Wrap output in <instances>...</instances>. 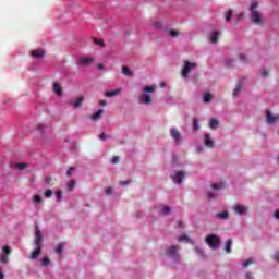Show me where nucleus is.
<instances>
[{
  "label": "nucleus",
  "instance_id": "nucleus-40",
  "mask_svg": "<svg viewBox=\"0 0 279 279\" xmlns=\"http://www.w3.org/2000/svg\"><path fill=\"white\" fill-rule=\"evenodd\" d=\"M15 167L16 169H20V171H23V169L27 168V163H16Z\"/></svg>",
  "mask_w": 279,
  "mask_h": 279
},
{
  "label": "nucleus",
  "instance_id": "nucleus-44",
  "mask_svg": "<svg viewBox=\"0 0 279 279\" xmlns=\"http://www.w3.org/2000/svg\"><path fill=\"white\" fill-rule=\"evenodd\" d=\"M3 252H4V254L7 255V256H9V254H11V250H10V246H3Z\"/></svg>",
  "mask_w": 279,
  "mask_h": 279
},
{
  "label": "nucleus",
  "instance_id": "nucleus-11",
  "mask_svg": "<svg viewBox=\"0 0 279 279\" xmlns=\"http://www.w3.org/2000/svg\"><path fill=\"white\" fill-rule=\"evenodd\" d=\"M82 104H84V97L82 96L70 101V106H73V108H82Z\"/></svg>",
  "mask_w": 279,
  "mask_h": 279
},
{
  "label": "nucleus",
  "instance_id": "nucleus-3",
  "mask_svg": "<svg viewBox=\"0 0 279 279\" xmlns=\"http://www.w3.org/2000/svg\"><path fill=\"white\" fill-rule=\"evenodd\" d=\"M205 241L211 250H217V247H219V244L221 243V240L216 234L207 235Z\"/></svg>",
  "mask_w": 279,
  "mask_h": 279
},
{
  "label": "nucleus",
  "instance_id": "nucleus-35",
  "mask_svg": "<svg viewBox=\"0 0 279 279\" xmlns=\"http://www.w3.org/2000/svg\"><path fill=\"white\" fill-rule=\"evenodd\" d=\"M236 61L234 60V59H229V60H227L226 61V64H227V66L229 68V69H232V66H234V63H235Z\"/></svg>",
  "mask_w": 279,
  "mask_h": 279
},
{
  "label": "nucleus",
  "instance_id": "nucleus-25",
  "mask_svg": "<svg viewBox=\"0 0 279 279\" xmlns=\"http://www.w3.org/2000/svg\"><path fill=\"white\" fill-rule=\"evenodd\" d=\"M53 90L56 95H62V87L58 83H53Z\"/></svg>",
  "mask_w": 279,
  "mask_h": 279
},
{
  "label": "nucleus",
  "instance_id": "nucleus-52",
  "mask_svg": "<svg viewBox=\"0 0 279 279\" xmlns=\"http://www.w3.org/2000/svg\"><path fill=\"white\" fill-rule=\"evenodd\" d=\"M262 76H263V77H269V72H267V71L264 70V71L262 72Z\"/></svg>",
  "mask_w": 279,
  "mask_h": 279
},
{
  "label": "nucleus",
  "instance_id": "nucleus-20",
  "mask_svg": "<svg viewBox=\"0 0 279 279\" xmlns=\"http://www.w3.org/2000/svg\"><path fill=\"white\" fill-rule=\"evenodd\" d=\"M232 239H229L227 242H226V246H225V251L227 252V254H230V252H232Z\"/></svg>",
  "mask_w": 279,
  "mask_h": 279
},
{
  "label": "nucleus",
  "instance_id": "nucleus-56",
  "mask_svg": "<svg viewBox=\"0 0 279 279\" xmlns=\"http://www.w3.org/2000/svg\"><path fill=\"white\" fill-rule=\"evenodd\" d=\"M246 278H247V279H254V277L252 276V272H247V274H246Z\"/></svg>",
  "mask_w": 279,
  "mask_h": 279
},
{
  "label": "nucleus",
  "instance_id": "nucleus-51",
  "mask_svg": "<svg viewBox=\"0 0 279 279\" xmlns=\"http://www.w3.org/2000/svg\"><path fill=\"white\" fill-rule=\"evenodd\" d=\"M130 182H132V181H120L119 184H121V186H128V184H130Z\"/></svg>",
  "mask_w": 279,
  "mask_h": 279
},
{
  "label": "nucleus",
  "instance_id": "nucleus-16",
  "mask_svg": "<svg viewBox=\"0 0 279 279\" xmlns=\"http://www.w3.org/2000/svg\"><path fill=\"white\" fill-rule=\"evenodd\" d=\"M140 101L142 104H151V96L142 94L140 95Z\"/></svg>",
  "mask_w": 279,
  "mask_h": 279
},
{
  "label": "nucleus",
  "instance_id": "nucleus-38",
  "mask_svg": "<svg viewBox=\"0 0 279 279\" xmlns=\"http://www.w3.org/2000/svg\"><path fill=\"white\" fill-rule=\"evenodd\" d=\"M193 128L195 131L199 130V122L197 121V118L193 119Z\"/></svg>",
  "mask_w": 279,
  "mask_h": 279
},
{
  "label": "nucleus",
  "instance_id": "nucleus-58",
  "mask_svg": "<svg viewBox=\"0 0 279 279\" xmlns=\"http://www.w3.org/2000/svg\"><path fill=\"white\" fill-rule=\"evenodd\" d=\"M276 219H279V209L275 213Z\"/></svg>",
  "mask_w": 279,
  "mask_h": 279
},
{
  "label": "nucleus",
  "instance_id": "nucleus-26",
  "mask_svg": "<svg viewBox=\"0 0 279 279\" xmlns=\"http://www.w3.org/2000/svg\"><path fill=\"white\" fill-rule=\"evenodd\" d=\"M0 263H1L2 265H8V264L10 263V258L8 257L7 254H2V255L0 256Z\"/></svg>",
  "mask_w": 279,
  "mask_h": 279
},
{
  "label": "nucleus",
  "instance_id": "nucleus-60",
  "mask_svg": "<svg viewBox=\"0 0 279 279\" xmlns=\"http://www.w3.org/2000/svg\"><path fill=\"white\" fill-rule=\"evenodd\" d=\"M43 128H45V125H39V129H43Z\"/></svg>",
  "mask_w": 279,
  "mask_h": 279
},
{
  "label": "nucleus",
  "instance_id": "nucleus-17",
  "mask_svg": "<svg viewBox=\"0 0 279 279\" xmlns=\"http://www.w3.org/2000/svg\"><path fill=\"white\" fill-rule=\"evenodd\" d=\"M209 128L211 130H217V128H219V120H217L216 118H213L210 121H209Z\"/></svg>",
  "mask_w": 279,
  "mask_h": 279
},
{
  "label": "nucleus",
  "instance_id": "nucleus-21",
  "mask_svg": "<svg viewBox=\"0 0 279 279\" xmlns=\"http://www.w3.org/2000/svg\"><path fill=\"white\" fill-rule=\"evenodd\" d=\"M122 73L126 76V77H132V75H134V73H132V70H130V68L128 66H122Z\"/></svg>",
  "mask_w": 279,
  "mask_h": 279
},
{
  "label": "nucleus",
  "instance_id": "nucleus-46",
  "mask_svg": "<svg viewBox=\"0 0 279 279\" xmlns=\"http://www.w3.org/2000/svg\"><path fill=\"white\" fill-rule=\"evenodd\" d=\"M195 252H196V254H198V256H204V250H202L199 247H195Z\"/></svg>",
  "mask_w": 279,
  "mask_h": 279
},
{
  "label": "nucleus",
  "instance_id": "nucleus-10",
  "mask_svg": "<svg viewBox=\"0 0 279 279\" xmlns=\"http://www.w3.org/2000/svg\"><path fill=\"white\" fill-rule=\"evenodd\" d=\"M233 210L236 213V215H247V207L243 205H236L233 207Z\"/></svg>",
  "mask_w": 279,
  "mask_h": 279
},
{
  "label": "nucleus",
  "instance_id": "nucleus-41",
  "mask_svg": "<svg viewBox=\"0 0 279 279\" xmlns=\"http://www.w3.org/2000/svg\"><path fill=\"white\" fill-rule=\"evenodd\" d=\"M250 265H254V259L252 258L246 259L243 264V267H250Z\"/></svg>",
  "mask_w": 279,
  "mask_h": 279
},
{
  "label": "nucleus",
  "instance_id": "nucleus-47",
  "mask_svg": "<svg viewBox=\"0 0 279 279\" xmlns=\"http://www.w3.org/2000/svg\"><path fill=\"white\" fill-rule=\"evenodd\" d=\"M153 26L156 28V29H160L162 27V24L160 22H155L153 24Z\"/></svg>",
  "mask_w": 279,
  "mask_h": 279
},
{
  "label": "nucleus",
  "instance_id": "nucleus-29",
  "mask_svg": "<svg viewBox=\"0 0 279 279\" xmlns=\"http://www.w3.org/2000/svg\"><path fill=\"white\" fill-rule=\"evenodd\" d=\"M161 215H170L171 214V207L169 206H163L162 209L160 210Z\"/></svg>",
  "mask_w": 279,
  "mask_h": 279
},
{
  "label": "nucleus",
  "instance_id": "nucleus-42",
  "mask_svg": "<svg viewBox=\"0 0 279 279\" xmlns=\"http://www.w3.org/2000/svg\"><path fill=\"white\" fill-rule=\"evenodd\" d=\"M120 157L119 156H113L112 159H111V163L112 165H119V161H120Z\"/></svg>",
  "mask_w": 279,
  "mask_h": 279
},
{
  "label": "nucleus",
  "instance_id": "nucleus-59",
  "mask_svg": "<svg viewBox=\"0 0 279 279\" xmlns=\"http://www.w3.org/2000/svg\"><path fill=\"white\" fill-rule=\"evenodd\" d=\"M178 227H179V228H182V221H179V222H178Z\"/></svg>",
  "mask_w": 279,
  "mask_h": 279
},
{
  "label": "nucleus",
  "instance_id": "nucleus-33",
  "mask_svg": "<svg viewBox=\"0 0 279 279\" xmlns=\"http://www.w3.org/2000/svg\"><path fill=\"white\" fill-rule=\"evenodd\" d=\"M178 241H180V242L185 241V243H189L191 241V239L189 238V235L183 234L178 238Z\"/></svg>",
  "mask_w": 279,
  "mask_h": 279
},
{
  "label": "nucleus",
  "instance_id": "nucleus-24",
  "mask_svg": "<svg viewBox=\"0 0 279 279\" xmlns=\"http://www.w3.org/2000/svg\"><path fill=\"white\" fill-rule=\"evenodd\" d=\"M211 189H214V191H219L221 189H226V184H223V182L215 183V184H211Z\"/></svg>",
  "mask_w": 279,
  "mask_h": 279
},
{
  "label": "nucleus",
  "instance_id": "nucleus-2",
  "mask_svg": "<svg viewBox=\"0 0 279 279\" xmlns=\"http://www.w3.org/2000/svg\"><path fill=\"white\" fill-rule=\"evenodd\" d=\"M256 8H258V2L253 1L250 7V12H251L250 19L252 21V24L253 25H264L265 19L260 14V12L258 10H256Z\"/></svg>",
  "mask_w": 279,
  "mask_h": 279
},
{
  "label": "nucleus",
  "instance_id": "nucleus-36",
  "mask_svg": "<svg viewBox=\"0 0 279 279\" xmlns=\"http://www.w3.org/2000/svg\"><path fill=\"white\" fill-rule=\"evenodd\" d=\"M156 88L154 86H145L144 87V93H154Z\"/></svg>",
  "mask_w": 279,
  "mask_h": 279
},
{
  "label": "nucleus",
  "instance_id": "nucleus-15",
  "mask_svg": "<svg viewBox=\"0 0 279 279\" xmlns=\"http://www.w3.org/2000/svg\"><path fill=\"white\" fill-rule=\"evenodd\" d=\"M241 90H243V83L239 82L233 90V97H239Z\"/></svg>",
  "mask_w": 279,
  "mask_h": 279
},
{
  "label": "nucleus",
  "instance_id": "nucleus-14",
  "mask_svg": "<svg viewBox=\"0 0 279 279\" xmlns=\"http://www.w3.org/2000/svg\"><path fill=\"white\" fill-rule=\"evenodd\" d=\"M31 56H32L33 58H43V57H45V50H43V49L33 50V51L31 52Z\"/></svg>",
  "mask_w": 279,
  "mask_h": 279
},
{
  "label": "nucleus",
  "instance_id": "nucleus-28",
  "mask_svg": "<svg viewBox=\"0 0 279 279\" xmlns=\"http://www.w3.org/2000/svg\"><path fill=\"white\" fill-rule=\"evenodd\" d=\"M54 252H57V254H62V252H64V244L63 243H59L57 245V247L54 248Z\"/></svg>",
  "mask_w": 279,
  "mask_h": 279
},
{
  "label": "nucleus",
  "instance_id": "nucleus-53",
  "mask_svg": "<svg viewBox=\"0 0 279 279\" xmlns=\"http://www.w3.org/2000/svg\"><path fill=\"white\" fill-rule=\"evenodd\" d=\"M99 104L100 106H102V108H105V106H108V102L106 100H100Z\"/></svg>",
  "mask_w": 279,
  "mask_h": 279
},
{
  "label": "nucleus",
  "instance_id": "nucleus-27",
  "mask_svg": "<svg viewBox=\"0 0 279 279\" xmlns=\"http://www.w3.org/2000/svg\"><path fill=\"white\" fill-rule=\"evenodd\" d=\"M77 186V182L75 180H71L68 183V191H73V189H75Z\"/></svg>",
  "mask_w": 279,
  "mask_h": 279
},
{
  "label": "nucleus",
  "instance_id": "nucleus-30",
  "mask_svg": "<svg viewBox=\"0 0 279 279\" xmlns=\"http://www.w3.org/2000/svg\"><path fill=\"white\" fill-rule=\"evenodd\" d=\"M33 202H34V204H40V202H43V197L40 196V194L34 195Z\"/></svg>",
  "mask_w": 279,
  "mask_h": 279
},
{
  "label": "nucleus",
  "instance_id": "nucleus-22",
  "mask_svg": "<svg viewBox=\"0 0 279 279\" xmlns=\"http://www.w3.org/2000/svg\"><path fill=\"white\" fill-rule=\"evenodd\" d=\"M221 33L219 32V31H215L213 34H211V43H218L219 41V35H220Z\"/></svg>",
  "mask_w": 279,
  "mask_h": 279
},
{
  "label": "nucleus",
  "instance_id": "nucleus-54",
  "mask_svg": "<svg viewBox=\"0 0 279 279\" xmlns=\"http://www.w3.org/2000/svg\"><path fill=\"white\" fill-rule=\"evenodd\" d=\"M240 60H241V62H246L247 61V59L243 54H240Z\"/></svg>",
  "mask_w": 279,
  "mask_h": 279
},
{
  "label": "nucleus",
  "instance_id": "nucleus-6",
  "mask_svg": "<svg viewBox=\"0 0 279 279\" xmlns=\"http://www.w3.org/2000/svg\"><path fill=\"white\" fill-rule=\"evenodd\" d=\"M93 62H95L94 58H86V57H82L76 61V64L78 66H90V64H93Z\"/></svg>",
  "mask_w": 279,
  "mask_h": 279
},
{
  "label": "nucleus",
  "instance_id": "nucleus-7",
  "mask_svg": "<svg viewBox=\"0 0 279 279\" xmlns=\"http://www.w3.org/2000/svg\"><path fill=\"white\" fill-rule=\"evenodd\" d=\"M185 175L184 171H177L175 175L172 177V182H174V184H182V180H184Z\"/></svg>",
  "mask_w": 279,
  "mask_h": 279
},
{
  "label": "nucleus",
  "instance_id": "nucleus-50",
  "mask_svg": "<svg viewBox=\"0 0 279 279\" xmlns=\"http://www.w3.org/2000/svg\"><path fill=\"white\" fill-rule=\"evenodd\" d=\"M99 138H100V141H106V138H108V135H106V133H101L99 135Z\"/></svg>",
  "mask_w": 279,
  "mask_h": 279
},
{
  "label": "nucleus",
  "instance_id": "nucleus-43",
  "mask_svg": "<svg viewBox=\"0 0 279 279\" xmlns=\"http://www.w3.org/2000/svg\"><path fill=\"white\" fill-rule=\"evenodd\" d=\"M44 195H45V197H51V195H53V191H51V190H46V191L44 192Z\"/></svg>",
  "mask_w": 279,
  "mask_h": 279
},
{
  "label": "nucleus",
  "instance_id": "nucleus-48",
  "mask_svg": "<svg viewBox=\"0 0 279 279\" xmlns=\"http://www.w3.org/2000/svg\"><path fill=\"white\" fill-rule=\"evenodd\" d=\"M105 193L106 195H112V187H106Z\"/></svg>",
  "mask_w": 279,
  "mask_h": 279
},
{
  "label": "nucleus",
  "instance_id": "nucleus-5",
  "mask_svg": "<svg viewBox=\"0 0 279 279\" xmlns=\"http://www.w3.org/2000/svg\"><path fill=\"white\" fill-rule=\"evenodd\" d=\"M193 69H197V63H191L190 61H185L181 72L182 77H189V73H191Z\"/></svg>",
  "mask_w": 279,
  "mask_h": 279
},
{
  "label": "nucleus",
  "instance_id": "nucleus-13",
  "mask_svg": "<svg viewBox=\"0 0 279 279\" xmlns=\"http://www.w3.org/2000/svg\"><path fill=\"white\" fill-rule=\"evenodd\" d=\"M104 117V109H99L97 112H95L93 116H90L92 121H99Z\"/></svg>",
  "mask_w": 279,
  "mask_h": 279
},
{
  "label": "nucleus",
  "instance_id": "nucleus-57",
  "mask_svg": "<svg viewBox=\"0 0 279 279\" xmlns=\"http://www.w3.org/2000/svg\"><path fill=\"white\" fill-rule=\"evenodd\" d=\"M47 184H51V178H46Z\"/></svg>",
  "mask_w": 279,
  "mask_h": 279
},
{
  "label": "nucleus",
  "instance_id": "nucleus-12",
  "mask_svg": "<svg viewBox=\"0 0 279 279\" xmlns=\"http://www.w3.org/2000/svg\"><path fill=\"white\" fill-rule=\"evenodd\" d=\"M204 143L206 147H209V148L215 147V141H213V138L210 137V134H205Z\"/></svg>",
  "mask_w": 279,
  "mask_h": 279
},
{
  "label": "nucleus",
  "instance_id": "nucleus-45",
  "mask_svg": "<svg viewBox=\"0 0 279 279\" xmlns=\"http://www.w3.org/2000/svg\"><path fill=\"white\" fill-rule=\"evenodd\" d=\"M73 171H75V168H73V167H71V168L66 171L68 178H71V175H73Z\"/></svg>",
  "mask_w": 279,
  "mask_h": 279
},
{
  "label": "nucleus",
  "instance_id": "nucleus-31",
  "mask_svg": "<svg viewBox=\"0 0 279 279\" xmlns=\"http://www.w3.org/2000/svg\"><path fill=\"white\" fill-rule=\"evenodd\" d=\"M51 264V259H49V257H44L43 259H41V265H43V267H47L48 265H50Z\"/></svg>",
  "mask_w": 279,
  "mask_h": 279
},
{
  "label": "nucleus",
  "instance_id": "nucleus-8",
  "mask_svg": "<svg viewBox=\"0 0 279 279\" xmlns=\"http://www.w3.org/2000/svg\"><path fill=\"white\" fill-rule=\"evenodd\" d=\"M170 136L175 141V143H180V140L182 138L180 131L175 128L170 129Z\"/></svg>",
  "mask_w": 279,
  "mask_h": 279
},
{
  "label": "nucleus",
  "instance_id": "nucleus-55",
  "mask_svg": "<svg viewBox=\"0 0 279 279\" xmlns=\"http://www.w3.org/2000/svg\"><path fill=\"white\" fill-rule=\"evenodd\" d=\"M97 69H100V71L104 70V63H98Z\"/></svg>",
  "mask_w": 279,
  "mask_h": 279
},
{
  "label": "nucleus",
  "instance_id": "nucleus-18",
  "mask_svg": "<svg viewBox=\"0 0 279 279\" xmlns=\"http://www.w3.org/2000/svg\"><path fill=\"white\" fill-rule=\"evenodd\" d=\"M121 93V89L108 90L105 93V97H117Z\"/></svg>",
  "mask_w": 279,
  "mask_h": 279
},
{
  "label": "nucleus",
  "instance_id": "nucleus-34",
  "mask_svg": "<svg viewBox=\"0 0 279 279\" xmlns=\"http://www.w3.org/2000/svg\"><path fill=\"white\" fill-rule=\"evenodd\" d=\"M94 43H95V45H98V47H105L106 46L104 40H101L99 38H94Z\"/></svg>",
  "mask_w": 279,
  "mask_h": 279
},
{
  "label": "nucleus",
  "instance_id": "nucleus-39",
  "mask_svg": "<svg viewBox=\"0 0 279 279\" xmlns=\"http://www.w3.org/2000/svg\"><path fill=\"white\" fill-rule=\"evenodd\" d=\"M169 34L172 38H178V36H180V33L178 31H169Z\"/></svg>",
  "mask_w": 279,
  "mask_h": 279
},
{
  "label": "nucleus",
  "instance_id": "nucleus-61",
  "mask_svg": "<svg viewBox=\"0 0 279 279\" xmlns=\"http://www.w3.org/2000/svg\"><path fill=\"white\" fill-rule=\"evenodd\" d=\"M161 86H165V83H161Z\"/></svg>",
  "mask_w": 279,
  "mask_h": 279
},
{
  "label": "nucleus",
  "instance_id": "nucleus-1",
  "mask_svg": "<svg viewBox=\"0 0 279 279\" xmlns=\"http://www.w3.org/2000/svg\"><path fill=\"white\" fill-rule=\"evenodd\" d=\"M35 239H34V246L36 247L32 254L31 259L36 260L38 256H40V253L43 252V231L38 228V225L35 226Z\"/></svg>",
  "mask_w": 279,
  "mask_h": 279
},
{
  "label": "nucleus",
  "instance_id": "nucleus-23",
  "mask_svg": "<svg viewBox=\"0 0 279 279\" xmlns=\"http://www.w3.org/2000/svg\"><path fill=\"white\" fill-rule=\"evenodd\" d=\"M203 101L204 104H210V101H213V94L207 93L203 96Z\"/></svg>",
  "mask_w": 279,
  "mask_h": 279
},
{
  "label": "nucleus",
  "instance_id": "nucleus-49",
  "mask_svg": "<svg viewBox=\"0 0 279 279\" xmlns=\"http://www.w3.org/2000/svg\"><path fill=\"white\" fill-rule=\"evenodd\" d=\"M207 197H208V199H215L216 195L213 192H208Z\"/></svg>",
  "mask_w": 279,
  "mask_h": 279
},
{
  "label": "nucleus",
  "instance_id": "nucleus-9",
  "mask_svg": "<svg viewBox=\"0 0 279 279\" xmlns=\"http://www.w3.org/2000/svg\"><path fill=\"white\" fill-rule=\"evenodd\" d=\"M266 121L269 124L276 123V121H279V116H274L271 111L266 112Z\"/></svg>",
  "mask_w": 279,
  "mask_h": 279
},
{
  "label": "nucleus",
  "instance_id": "nucleus-4",
  "mask_svg": "<svg viewBox=\"0 0 279 279\" xmlns=\"http://www.w3.org/2000/svg\"><path fill=\"white\" fill-rule=\"evenodd\" d=\"M179 250V246L172 245L166 250V256L173 258V260H180V254L178 253Z\"/></svg>",
  "mask_w": 279,
  "mask_h": 279
},
{
  "label": "nucleus",
  "instance_id": "nucleus-19",
  "mask_svg": "<svg viewBox=\"0 0 279 279\" xmlns=\"http://www.w3.org/2000/svg\"><path fill=\"white\" fill-rule=\"evenodd\" d=\"M229 214L228 211H221L216 214V219H221L222 221H226V219H228Z\"/></svg>",
  "mask_w": 279,
  "mask_h": 279
},
{
  "label": "nucleus",
  "instance_id": "nucleus-37",
  "mask_svg": "<svg viewBox=\"0 0 279 279\" xmlns=\"http://www.w3.org/2000/svg\"><path fill=\"white\" fill-rule=\"evenodd\" d=\"M54 195L57 197V202H62V191H56Z\"/></svg>",
  "mask_w": 279,
  "mask_h": 279
},
{
  "label": "nucleus",
  "instance_id": "nucleus-32",
  "mask_svg": "<svg viewBox=\"0 0 279 279\" xmlns=\"http://www.w3.org/2000/svg\"><path fill=\"white\" fill-rule=\"evenodd\" d=\"M232 9H229L227 12H226V21L230 22L232 21Z\"/></svg>",
  "mask_w": 279,
  "mask_h": 279
}]
</instances>
